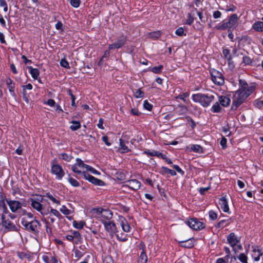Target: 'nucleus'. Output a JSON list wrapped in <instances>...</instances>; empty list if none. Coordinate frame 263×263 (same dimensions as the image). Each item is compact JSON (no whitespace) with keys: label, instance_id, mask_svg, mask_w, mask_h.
<instances>
[{"label":"nucleus","instance_id":"obj_14","mask_svg":"<svg viewBox=\"0 0 263 263\" xmlns=\"http://www.w3.org/2000/svg\"><path fill=\"white\" fill-rule=\"evenodd\" d=\"M125 186H128L133 190H137L140 188L141 183L138 180L133 179L127 181Z\"/></svg>","mask_w":263,"mask_h":263},{"label":"nucleus","instance_id":"obj_21","mask_svg":"<svg viewBox=\"0 0 263 263\" xmlns=\"http://www.w3.org/2000/svg\"><path fill=\"white\" fill-rule=\"evenodd\" d=\"M252 28L258 32H263V22L258 21L255 22L252 26Z\"/></svg>","mask_w":263,"mask_h":263},{"label":"nucleus","instance_id":"obj_26","mask_svg":"<svg viewBox=\"0 0 263 263\" xmlns=\"http://www.w3.org/2000/svg\"><path fill=\"white\" fill-rule=\"evenodd\" d=\"M121 225L122 226L123 230L124 232H129L130 227L129 226L128 222L125 219L121 220Z\"/></svg>","mask_w":263,"mask_h":263},{"label":"nucleus","instance_id":"obj_4","mask_svg":"<svg viewBox=\"0 0 263 263\" xmlns=\"http://www.w3.org/2000/svg\"><path fill=\"white\" fill-rule=\"evenodd\" d=\"M21 224L26 230L32 232L37 231L40 226V222L37 220H28L27 217H23L22 219Z\"/></svg>","mask_w":263,"mask_h":263},{"label":"nucleus","instance_id":"obj_61","mask_svg":"<svg viewBox=\"0 0 263 263\" xmlns=\"http://www.w3.org/2000/svg\"><path fill=\"white\" fill-rule=\"evenodd\" d=\"M220 145L222 148H225L227 146V139L224 137H223L220 141Z\"/></svg>","mask_w":263,"mask_h":263},{"label":"nucleus","instance_id":"obj_62","mask_svg":"<svg viewBox=\"0 0 263 263\" xmlns=\"http://www.w3.org/2000/svg\"><path fill=\"white\" fill-rule=\"evenodd\" d=\"M55 28L58 30H63V24L60 21H58L55 24Z\"/></svg>","mask_w":263,"mask_h":263},{"label":"nucleus","instance_id":"obj_22","mask_svg":"<svg viewBox=\"0 0 263 263\" xmlns=\"http://www.w3.org/2000/svg\"><path fill=\"white\" fill-rule=\"evenodd\" d=\"M219 101L223 106H228L230 103V99L225 96H221L219 97Z\"/></svg>","mask_w":263,"mask_h":263},{"label":"nucleus","instance_id":"obj_50","mask_svg":"<svg viewBox=\"0 0 263 263\" xmlns=\"http://www.w3.org/2000/svg\"><path fill=\"white\" fill-rule=\"evenodd\" d=\"M144 108L148 110H151L152 108V105L149 104L147 100H145L143 103Z\"/></svg>","mask_w":263,"mask_h":263},{"label":"nucleus","instance_id":"obj_3","mask_svg":"<svg viewBox=\"0 0 263 263\" xmlns=\"http://www.w3.org/2000/svg\"><path fill=\"white\" fill-rule=\"evenodd\" d=\"M192 99L194 101L200 103L203 107H206L213 101L214 96L213 93H197L193 95Z\"/></svg>","mask_w":263,"mask_h":263},{"label":"nucleus","instance_id":"obj_47","mask_svg":"<svg viewBox=\"0 0 263 263\" xmlns=\"http://www.w3.org/2000/svg\"><path fill=\"white\" fill-rule=\"evenodd\" d=\"M187 17V18L186 21V24L190 25L194 22V18L191 13H188Z\"/></svg>","mask_w":263,"mask_h":263},{"label":"nucleus","instance_id":"obj_60","mask_svg":"<svg viewBox=\"0 0 263 263\" xmlns=\"http://www.w3.org/2000/svg\"><path fill=\"white\" fill-rule=\"evenodd\" d=\"M163 168L164 169L165 172L171 174L172 176H175L176 175V172L174 170H170L166 167H164Z\"/></svg>","mask_w":263,"mask_h":263},{"label":"nucleus","instance_id":"obj_52","mask_svg":"<svg viewBox=\"0 0 263 263\" xmlns=\"http://www.w3.org/2000/svg\"><path fill=\"white\" fill-rule=\"evenodd\" d=\"M0 6L4 7V11L5 12L7 11V10H8L7 4L5 0H0Z\"/></svg>","mask_w":263,"mask_h":263},{"label":"nucleus","instance_id":"obj_49","mask_svg":"<svg viewBox=\"0 0 263 263\" xmlns=\"http://www.w3.org/2000/svg\"><path fill=\"white\" fill-rule=\"evenodd\" d=\"M60 64L62 67L64 68H69L70 67L68 62L64 59H63L61 60Z\"/></svg>","mask_w":263,"mask_h":263},{"label":"nucleus","instance_id":"obj_25","mask_svg":"<svg viewBox=\"0 0 263 263\" xmlns=\"http://www.w3.org/2000/svg\"><path fill=\"white\" fill-rule=\"evenodd\" d=\"M120 150L122 153H127L129 151V149L125 145L124 142L121 139H120Z\"/></svg>","mask_w":263,"mask_h":263},{"label":"nucleus","instance_id":"obj_48","mask_svg":"<svg viewBox=\"0 0 263 263\" xmlns=\"http://www.w3.org/2000/svg\"><path fill=\"white\" fill-rule=\"evenodd\" d=\"M60 211L64 215H69L70 213V210H68L66 206L63 205L60 209Z\"/></svg>","mask_w":263,"mask_h":263},{"label":"nucleus","instance_id":"obj_33","mask_svg":"<svg viewBox=\"0 0 263 263\" xmlns=\"http://www.w3.org/2000/svg\"><path fill=\"white\" fill-rule=\"evenodd\" d=\"M78 165L76 163L72 166L71 169H72V171L74 172V173H76L78 174H79V175H81L83 176V172H85V171H82V170H79L78 169Z\"/></svg>","mask_w":263,"mask_h":263},{"label":"nucleus","instance_id":"obj_41","mask_svg":"<svg viewBox=\"0 0 263 263\" xmlns=\"http://www.w3.org/2000/svg\"><path fill=\"white\" fill-rule=\"evenodd\" d=\"M86 171H89L91 173L95 174V175H99L100 174V173L98 171H97L96 170H95V168H93V167H92L91 166H89V165H87Z\"/></svg>","mask_w":263,"mask_h":263},{"label":"nucleus","instance_id":"obj_6","mask_svg":"<svg viewBox=\"0 0 263 263\" xmlns=\"http://www.w3.org/2000/svg\"><path fill=\"white\" fill-rule=\"evenodd\" d=\"M211 80L214 83L217 85H222L224 83V79L222 74L219 71L213 69L210 70Z\"/></svg>","mask_w":263,"mask_h":263},{"label":"nucleus","instance_id":"obj_12","mask_svg":"<svg viewBox=\"0 0 263 263\" xmlns=\"http://www.w3.org/2000/svg\"><path fill=\"white\" fill-rule=\"evenodd\" d=\"M7 202L13 213L16 212L22 206V203L16 200H7Z\"/></svg>","mask_w":263,"mask_h":263},{"label":"nucleus","instance_id":"obj_7","mask_svg":"<svg viewBox=\"0 0 263 263\" xmlns=\"http://www.w3.org/2000/svg\"><path fill=\"white\" fill-rule=\"evenodd\" d=\"M188 226L195 230H199L203 229L204 226L203 223L196 218H192L187 221Z\"/></svg>","mask_w":263,"mask_h":263},{"label":"nucleus","instance_id":"obj_10","mask_svg":"<svg viewBox=\"0 0 263 263\" xmlns=\"http://www.w3.org/2000/svg\"><path fill=\"white\" fill-rule=\"evenodd\" d=\"M227 240L229 243L233 248V250L236 252V248L235 246L239 242V238H238L234 233H231L227 236Z\"/></svg>","mask_w":263,"mask_h":263},{"label":"nucleus","instance_id":"obj_36","mask_svg":"<svg viewBox=\"0 0 263 263\" xmlns=\"http://www.w3.org/2000/svg\"><path fill=\"white\" fill-rule=\"evenodd\" d=\"M223 54L224 56L228 59L229 64H230L231 60V56L230 55V51L227 49H223Z\"/></svg>","mask_w":263,"mask_h":263},{"label":"nucleus","instance_id":"obj_42","mask_svg":"<svg viewBox=\"0 0 263 263\" xmlns=\"http://www.w3.org/2000/svg\"><path fill=\"white\" fill-rule=\"evenodd\" d=\"M0 207L2 208L4 213L7 214L8 212V210L6 204H5V201H0Z\"/></svg>","mask_w":263,"mask_h":263},{"label":"nucleus","instance_id":"obj_53","mask_svg":"<svg viewBox=\"0 0 263 263\" xmlns=\"http://www.w3.org/2000/svg\"><path fill=\"white\" fill-rule=\"evenodd\" d=\"M80 3V0H70L71 5L75 8H77L79 6Z\"/></svg>","mask_w":263,"mask_h":263},{"label":"nucleus","instance_id":"obj_37","mask_svg":"<svg viewBox=\"0 0 263 263\" xmlns=\"http://www.w3.org/2000/svg\"><path fill=\"white\" fill-rule=\"evenodd\" d=\"M212 110L214 112H219L220 111L221 107L218 102L215 103L212 106Z\"/></svg>","mask_w":263,"mask_h":263},{"label":"nucleus","instance_id":"obj_58","mask_svg":"<svg viewBox=\"0 0 263 263\" xmlns=\"http://www.w3.org/2000/svg\"><path fill=\"white\" fill-rule=\"evenodd\" d=\"M176 34L179 36H182L184 34V30L182 28L180 27L176 30Z\"/></svg>","mask_w":263,"mask_h":263},{"label":"nucleus","instance_id":"obj_9","mask_svg":"<svg viewBox=\"0 0 263 263\" xmlns=\"http://www.w3.org/2000/svg\"><path fill=\"white\" fill-rule=\"evenodd\" d=\"M126 37L124 36L120 37L117 41V42L110 44L108 46L109 50L114 49H118L122 47L126 43Z\"/></svg>","mask_w":263,"mask_h":263},{"label":"nucleus","instance_id":"obj_18","mask_svg":"<svg viewBox=\"0 0 263 263\" xmlns=\"http://www.w3.org/2000/svg\"><path fill=\"white\" fill-rule=\"evenodd\" d=\"M6 84L12 96L15 97V93L14 92V83L13 82L12 80L10 78L7 79L6 80Z\"/></svg>","mask_w":263,"mask_h":263},{"label":"nucleus","instance_id":"obj_46","mask_svg":"<svg viewBox=\"0 0 263 263\" xmlns=\"http://www.w3.org/2000/svg\"><path fill=\"white\" fill-rule=\"evenodd\" d=\"M69 182L73 186H79L80 185L79 183L74 179L72 178H69L68 179Z\"/></svg>","mask_w":263,"mask_h":263},{"label":"nucleus","instance_id":"obj_64","mask_svg":"<svg viewBox=\"0 0 263 263\" xmlns=\"http://www.w3.org/2000/svg\"><path fill=\"white\" fill-rule=\"evenodd\" d=\"M104 263H112V260L110 256H106L105 257L104 260Z\"/></svg>","mask_w":263,"mask_h":263},{"label":"nucleus","instance_id":"obj_55","mask_svg":"<svg viewBox=\"0 0 263 263\" xmlns=\"http://www.w3.org/2000/svg\"><path fill=\"white\" fill-rule=\"evenodd\" d=\"M62 158L63 159L67 161H70L72 158V157L67 154H62Z\"/></svg>","mask_w":263,"mask_h":263},{"label":"nucleus","instance_id":"obj_13","mask_svg":"<svg viewBox=\"0 0 263 263\" xmlns=\"http://www.w3.org/2000/svg\"><path fill=\"white\" fill-rule=\"evenodd\" d=\"M106 231L112 236L117 232V228L115 223L111 221H107L103 223Z\"/></svg>","mask_w":263,"mask_h":263},{"label":"nucleus","instance_id":"obj_63","mask_svg":"<svg viewBox=\"0 0 263 263\" xmlns=\"http://www.w3.org/2000/svg\"><path fill=\"white\" fill-rule=\"evenodd\" d=\"M44 103L47 104L50 106H53L55 104V101L53 99H49L46 102H45Z\"/></svg>","mask_w":263,"mask_h":263},{"label":"nucleus","instance_id":"obj_16","mask_svg":"<svg viewBox=\"0 0 263 263\" xmlns=\"http://www.w3.org/2000/svg\"><path fill=\"white\" fill-rule=\"evenodd\" d=\"M144 153L149 156H157L159 158H162L163 159H166V156L163 155L162 153H160L157 151H150L149 150H147L144 152Z\"/></svg>","mask_w":263,"mask_h":263},{"label":"nucleus","instance_id":"obj_17","mask_svg":"<svg viewBox=\"0 0 263 263\" xmlns=\"http://www.w3.org/2000/svg\"><path fill=\"white\" fill-rule=\"evenodd\" d=\"M31 205L33 209L40 212L42 215L44 216L45 215L47 214L46 213L42 212V205L40 202L35 200H32L31 201Z\"/></svg>","mask_w":263,"mask_h":263},{"label":"nucleus","instance_id":"obj_45","mask_svg":"<svg viewBox=\"0 0 263 263\" xmlns=\"http://www.w3.org/2000/svg\"><path fill=\"white\" fill-rule=\"evenodd\" d=\"M134 96L137 98H143L144 96V92L142 91L140 89H139L135 92Z\"/></svg>","mask_w":263,"mask_h":263},{"label":"nucleus","instance_id":"obj_31","mask_svg":"<svg viewBox=\"0 0 263 263\" xmlns=\"http://www.w3.org/2000/svg\"><path fill=\"white\" fill-rule=\"evenodd\" d=\"M84 224H85V222L82 221H73V227L77 229H82L83 227Z\"/></svg>","mask_w":263,"mask_h":263},{"label":"nucleus","instance_id":"obj_23","mask_svg":"<svg viewBox=\"0 0 263 263\" xmlns=\"http://www.w3.org/2000/svg\"><path fill=\"white\" fill-rule=\"evenodd\" d=\"M147 261V257L145 250L143 249L138 260V263H146Z\"/></svg>","mask_w":263,"mask_h":263},{"label":"nucleus","instance_id":"obj_34","mask_svg":"<svg viewBox=\"0 0 263 263\" xmlns=\"http://www.w3.org/2000/svg\"><path fill=\"white\" fill-rule=\"evenodd\" d=\"M239 84L241 87L239 89L248 90V88L250 87L245 80H240Z\"/></svg>","mask_w":263,"mask_h":263},{"label":"nucleus","instance_id":"obj_5","mask_svg":"<svg viewBox=\"0 0 263 263\" xmlns=\"http://www.w3.org/2000/svg\"><path fill=\"white\" fill-rule=\"evenodd\" d=\"M238 17L236 14H233L227 22L223 23L221 25H218L216 28L218 30H224L236 26Z\"/></svg>","mask_w":263,"mask_h":263},{"label":"nucleus","instance_id":"obj_27","mask_svg":"<svg viewBox=\"0 0 263 263\" xmlns=\"http://www.w3.org/2000/svg\"><path fill=\"white\" fill-rule=\"evenodd\" d=\"M71 123L72 125L70 126V128L73 131L78 129L81 127V124L79 121H72Z\"/></svg>","mask_w":263,"mask_h":263},{"label":"nucleus","instance_id":"obj_8","mask_svg":"<svg viewBox=\"0 0 263 263\" xmlns=\"http://www.w3.org/2000/svg\"><path fill=\"white\" fill-rule=\"evenodd\" d=\"M83 177L95 185L102 186L104 184V183L102 180L93 177L92 176L86 173V172H83Z\"/></svg>","mask_w":263,"mask_h":263},{"label":"nucleus","instance_id":"obj_30","mask_svg":"<svg viewBox=\"0 0 263 263\" xmlns=\"http://www.w3.org/2000/svg\"><path fill=\"white\" fill-rule=\"evenodd\" d=\"M191 149L196 153H201L202 152V148L199 145H193Z\"/></svg>","mask_w":263,"mask_h":263},{"label":"nucleus","instance_id":"obj_40","mask_svg":"<svg viewBox=\"0 0 263 263\" xmlns=\"http://www.w3.org/2000/svg\"><path fill=\"white\" fill-rule=\"evenodd\" d=\"M191 262V259L187 256L183 257L182 259L178 260L176 263H189Z\"/></svg>","mask_w":263,"mask_h":263},{"label":"nucleus","instance_id":"obj_54","mask_svg":"<svg viewBox=\"0 0 263 263\" xmlns=\"http://www.w3.org/2000/svg\"><path fill=\"white\" fill-rule=\"evenodd\" d=\"M243 62L245 64L249 65L252 63V59L249 57H243Z\"/></svg>","mask_w":263,"mask_h":263},{"label":"nucleus","instance_id":"obj_19","mask_svg":"<svg viewBox=\"0 0 263 263\" xmlns=\"http://www.w3.org/2000/svg\"><path fill=\"white\" fill-rule=\"evenodd\" d=\"M180 246L186 248H190L193 247L194 243L193 240L191 239H188L185 240L180 241L179 242Z\"/></svg>","mask_w":263,"mask_h":263},{"label":"nucleus","instance_id":"obj_28","mask_svg":"<svg viewBox=\"0 0 263 263\" xmlns=\"http://www.w3.org/2000/svg\"><path fill=\"white\" fill-rule=\"evenodd\" d=\"M17 256H18V257L20 258H21V259H23L25 258H26L28 259V260H31V256H30V255L29 254H27L25 253L18 252L17 253Z\"/></svg>","mask_w":263,"mask_h":263},{"label":"nucleus","instance_id":"obj_11","mask_svg":"<svg viewBox=\"0 0 263 263\" xmlns=\"http://www.w3.org/2000/svg\"><path fill=\"white\" fill-rule=\"evenodd\" d=\"M51 172L56 175V178L58 179H61L64 175V172L62 167L57 164L52 165Z\"/></svg>","mask_w":263,"mask_h":263},{"label":"nucleus","instance_id":"obj_38","mask_svg":"<svg viewBox=\"0 0 263 263\" xmlns=\"http://www.w3.org/2000/svg\"><path fill=\"white\" fill-rule=\"evenodd\" d=\"M23 215L25 216L24 217H27L28 220L35 219L33 214L31 213H26L25 211H23Z\"/></svg>","mask_w":263,"mask_h":263},{"label":"nucleus","instance_id":"obj_44","mask_svg":"<svg viewBox=\"0 0 263 263\" xmlns=\"http://www.w3.org/2000/svg\"><path fill=\"white\" fill-rule=\"evenodd\" d=\"M46 196L48 197L49 199L52 200L53 202L60 204V202L59 200H57L52 195L50 194L49 193H47Z\"/></svg>","mask_w":263,"mask_h":263},{"label":"nucleus","instance_id":"obj_32","mask_svg":"<svg viewBox=\"0 0 263 263\" xmlns=\"http://www.w3.org/2000/svg\"><path fill=\"white\" fill-rule=\"evenodd\" d=\"M160 31H155L149 33L148 35L150 38L156 39H158L160 36Z\"/></svg>","mask_w":263,"mask_h":263},{"label":"nucleus","instance_id":"obj_43","mask_svg":"<svg viewBox=\"0 0 263 263\" xmlns=\"http://www.w3.org/2000/svg\"><path fill=\"white\" fill-rule=\"evenodd\" d=\"M209 215L210 219L213 220H216L217 218V214L213 210L209 211Z\"/></svg>","mask_w":263,"mask_h":263},{"label":"nucleus","instance_id":"obj_2","mask_svg":"<svg viewBox=\"0 0 263 263\" xmlns=\"http://www.w3.org/2000/svg\"><path fill=\"white\" fill-rule=\"evenodd\" d=\"M92 216L100 220L103 223L110 220L112 216L111 212L108 210H103L102 208H95L91 210Z\"/></svg>","mask_w":263,"mask_h":263},{"label":"nucleus","instance_id":"obj_29","mask_svg":"<svg viewBox=\"0 0 263 263\" xmlns=\"http://www.w3.org/2000/svg\"><path fill=\"white\" fill-rule=\"evenodd\" d=\"M76 164L78 165V166L82 170H83L84 168L86 169L87 166L88 165L87 164H84L83 161L79 158L77 159Z\"/></svg>","mask_w":263,"mask_h":263},{"label":"nucleus","instance_id":"obj_57","mask_svg":"<svg viewBox=\"0 0 263 263\" xmlns=\"http://www.w3.org/2000/svg\"><path fill=\"white\" fill-rule=\"evenodd\" d=\"M179 109L178 112L180 114H185L187 111V108L182 106H179Z\"/></svg>","mask_w":263,"mask_h":263},{"label":"nucleus","instance_id":"obj_15","mask_svg":"<svg viewBox=\"0 0 263 263\" xmlns=\"http://www.w3.org/2000/svg\"><path fill=\"white\" fill-rule=\"evenodd\" d=\"M2 224L6 229L9 231H15L16 230V227L15 224L9 219L6 220V221H2Z\"/></svg>","mask_w":263,"mask_h":263},{"label":"nucleus","instance_id":"obj_39","mask_svg":"<svg viewBox=\"0 0 263 263\" xmlns=\"http://www.w3.org/2000/svg\"><path fill=\"white\" fill-rule=\"evenodd\" d=\"M73 238L77 239V240L80 241L81 237L80 233L78 231H74L71 232Z\"/></svg>","mask_w":263,"mask_h":263},{"label":"nucleus","instance_id":"obj_1","mask_svg":"<svg viewBox=\"0 0 263 263\" xmlns=\"http://www.w3.org/2000/svg\"><path fill=\"white\" fill-rule=\"evenodd\" d=\"M254 90V87L250 86L248 90L238 89L234 96L233 105L239 106Z\"/></svg>","mask_w":263,"mask_h":263},{"label":"nucleus","instance_id":"obj_51","mask_svg":"<svg viewBox=\"0 0 263 263\" xmlns=\"http://www.w3.org/2000/svg\"><path fill=\"white\" fill-rule=\"evenodd\" d=\"M162 67L163 66L161 65L158 67H155L152 69V71L155 73H159L161 72Z\"/></svg>","mask_w":263,"mask_h":263},{"label":"nucleus","instance_id":"obj_56","mask_svg":"<svg viewBox=\"0 0 263 263\" xmlns=\"http://www.w3.org/2000/svg\"><path fill=\"white\" fill-rule=\"evenodd\" d=\"M255 105L260 108L263 106V101L257 100L255 101Z\"/></svg>","mask_w":263,"mask_h":263},{"label":"nucleus","instance_id":"obj_24","mask_svg":"<svg viewBox=\"0 0 263 263\" xmlns=\"http://www.w3.org/2000/svg\"><path fill=\"white\" fill-rule=\"evenodd\" d=\"M29 69L30 70V73L32 76V77L35 79L37 80L39 78V70L36 68H32V67H29Z\"/></svg>","mask_w":263,"mask_h":263},{"label":"nucleus","instance_id":"obj_20","mask_svg":"<svg viewBox=\"0 0 263 263\" xmlns=\"http://www.w3.org/2000/svg\"><path fill=\"white\" fill-rule=\"evenodd\" d=\"M219 204L220 205L221 208L224 212H229V208L228 204V202L225 197H222L220 199V202Z\"/></svg>","mask_w":263,"mask_h":263},{"label":"nucleus","instance_id":"obj_35","mask_svg":"<svg viewBox=\"0 0 263 263\" xmlns=\"http://www.w3.org/2000/svg\"><path fill=\"white\" fill-rule=\"evenodd\" d=\"M237 258L242 262L245 263L247 261L248 257L244 253H240Z\"/></svg>","mask_w":263,"mask_h":263},{"label":"nucleus","instance_id":"obj_59","mask_svg":"<svg viewBox=\"0 0 263 263\" xmlns=\"http://www.w3.org/2000/svg\"><path fill=\"white\" fill-rule=\"evenodd\" d=\"M50 212L55 216L57 217H60L61 216L60 213L55 209H51L50 210Z\"/></svg>","mask_w":263,"mask_h":263}]
</instances>
